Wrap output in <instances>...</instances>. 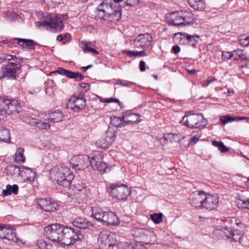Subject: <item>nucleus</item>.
<instances>
[{
  "instance_id": "f8f14e48",
  "label": "nucleus",
  "mask_w": 249,
  "mask_h": 249,
  "mask_svg": "<svg viewBox=\"0 0 249 249\" xmlns=\"http://www.w3.org/2000/svg\"><path fill=\"white\" fill-rule=\"evenodd\" d=\"M117 132L108 129L106 132L105 138H101L96 142L97 147L102 149H107L112 144L115 140Z\"/></svg>"
},
{
  "instance_id": "ea45409f",
  "label": "nucleus",
  "mask_w": 249,
  "mask_h": 249,
  "mask_svg": "<svg viewBox=\"0 0 249 249\" xmlns=\"http://www.w3.org/2000/svg\"><path fill=\"white\" fill-rule=\"evenodd\" d=\"M139 0H126V2H124L122 4L116 3L115 7H118L122 9L125 6H135L138 4Z\"/></svg>"
},
{
  "instance_id": "052dcab7",
  "label": "nucleus",
  "mask_w": 249,
  "mask_h": 249,
  "mask_svg": "<svg viewBox=\"0 0 249 249\" xmlns=\"http://www.w3.org/2000/svg\"><path fill=\"white\" fill-rule=\"evenodd\" d=\"M219 150L221 152L225 153L228 152L229 150V149L227 147H226L223 143L222 144H221V146L219 148Z\"/></svg>"
},
{
  "instance_id": "8fccbe9b",
  "label": "nucleus",
  "mask_w": 249,
  "mask_h": 249,
  "mask_svg": "<svg viewBox=\"0 0 249 249\" xmlns=\"http://www.w3.org/2000/svg\"><path fill=\"white\" fill-rule=\"evenodd\" d=\"M114 84L116 85H121L122 86L130 87L133 84V83L126 80H117L115 82Z\"/></svg>"
},
{
  "instance_id": "09e8293b",
  "label": "nucleus",
  "mask_w": 249,
  "mask_h": 249,
  "mask_svg": "<svg viewBox=\"0 0 249 249\" xmlns=\"http://www.w3.org/2000/svg\"><path fill=\"white\" fill-rule=\"evenodd\" d=\"M240 44L243 46H247L249 45V36L242 35L239 39Z\"/></svg>"
},
{
  "instance_id": "423d86ee",
  "label": "nucleus",
  "mask_w": 249,
  "mask_h": 249,
  "mask_svg": "<svg viewBox=\"0 0 249 249\" xmlns=\"http://www.w3.org/2000/svg\"><path fill=\"white\" fill-rule=\"evenodd\" d=\"M67 16V14L56 15L53 16L51 14L48 15L45 19L41 21L42 26L49 27L51 30L53 29L55 31H61L63 28L62 18L66 19Z\"/></svg>"
},
{
  "instance_id": "f704fd0d",
  "label": "nucleus",
  "mask_w": 249,
  "mask_h": 249,
  "mask_svg": "<svg viewBox=\"0 0 249 249\" xmlns=\"http://www.w3.org/2000/svg\"><path fill=\"white\" fill-rule=\"evenodd\" d=\"M110 124L116 127H123L126 126V123L123 121L122 118L116 116L110 117Z\"/></svg>"
},
{
  "instance_id": "7ed1b4c3",
  "label": "nucleus",
  "mask_w": 249,
  "mask_h": 249,
  "mask_svg": "<svg viewBox=\"0 0 249 249\" xmlns=\"http://www.w3.org/2000/svg\"><path fill=\"white\" fill-rule=\"evenodd\" d=\"M61 245L70 246L73 245L76 241L82 240L84 238V234L82 233L80 230L77 228L69 227L64 225Z\"/></svg>"
},
{
  "instance_id": "6e6552de",
  "label": "nucleus",
  "mask_w": 249,
  "mask_h": 249,
  "mask_svg": "<svg viewBox=\"0 0 249 249\" xmlns=\"http://www.w3.org/2000/svg\"><path fill=\"white\" fill-rule=\"evenodd\" d=\"M20 66L15 62H8L2 67V77L9 79H16L17 77L21 72Z\"/></svg>"
},
{
  "instance_id": "bf43d9fd",
  "label": "nucleus",
  "mask_w": 249,
  "mask_h": 249,
  "mask_svg": "<svg viewBox=\"0 0 249 249\" xmlns=\"http://www.w3.org/2000/svg\"><path fill=\"white\" fill-rule=\"evenodd\" d=\"M7 61L14 60L15 63H18V57L15 55H12L11 54L6 55V60Z\"/></svg>"
},
{
  "instance_id": "5701e85b",
  "label": "nucleus",
  "mask_w": 249,
  "mask_h": 249,
  "mask_svg": "<svg viewBox=\"0 0 249 249\" xmlns=\"http://www.w3.org/2000/svg\"><path fill=\"white\" fill-rule=\"evenodd\" d=\"M120 223V220L117 216L112 212H105L104 217L102 219V224L107 226L117 225Z\"/></svg>"
},
{
  "instance_id": "4c0bfd02",
  "label": "nucleus",
  "mask_w": 249,
  "mask_h": 249,
  "mask_svg": "<svg viewBox=\"0 0 249 249\" xmlns=\"http://www.w3.org/2000/svg\"><path fill=\"white\" fill-rule=\"evenodd\" d=\"M24 149L19 147L15 153V161L17 162H24L25 160V157L23 155Z\"/></svg>"
},
{
  "instance_id": "680f3d73",
  "label": "nucleus",
  "mask_w": 249,
  "mask_h": 249,
  "mask_svg": "<svg viewBox=\"0 0 249 249\" xmlns=\"http://www.w3.org/2000/svg\"><path fill=\"white\" fill-rule=\"evenodd\" d=\"M132 249H147V247L143 244H136L135 246H133Z\"/></svg>"
},
{
  "instance_id": "b1692460",
  "label": "nucleus",
  "mask_w": 249,
  "mask_h": 249,
  "mask_svg": "<svg viewBox=\"0 0 249 249\" xmlns=\"http://www.w3.org/2000/svg\"><path fill=\"white\" fill-rule=\"evenodd\" d=\"M179 11L173 12L171 14L170 18L167 20V23L170 25L175 26H185L182 18L180 17Z\"/></svg>"
},
{
  "instance_id": "a878e982",
  "label": "nucleus",
  "mask_w": 249,
  "mask_h": 249,
  "mask_svg": "<svg viewBox=\"0 0 249 249\" xmlns=\"http://www.w3.org/2000/svg\"><path fill=\"white\" fill-rule=\"evenodd\" d=\"M140 115L133 113H126L123 114L122 119L123 121L126 123V125L127 124H133L135 123H138L141 121Z\"/></svg>"
},
{
  "instance_id": "e2e57ef3",
  "label": "nucleus",
  "mask_w": 249,
  "mask_h": 249,
  "mask_svg": "<svg viewBox=\"0 0 249 249\" xmlns=\"http://www.w3.org/2000/svg\"><path fill=\"white\" fill-rule=\"evenodd\" d=\"M139 67L141 71H144L145 70V63L143 60L140 62Z\"/></svg>"
},
{
  "instance_id": "4468645a",
  "label": "nucleus",
  "mask_w": 249,
  "mask_h": 249,
  "mask_svg": "<svg viewBox=\"0 0 249 249\" xmlns=\"http://www.w3.org/2000/svg\"><path fill=\"white\" fill-rule=\"evenodd\" d=\"M90 166L94 170L103 173L108 172L111 169L106 162L102 161L101 156L91 157Z\"/></svg>"
},
{
  "instance_id": "13d9d810",
  "label": "nucleus",
  "mask_w": 249,
  "mask_h": 249,
  "mask_svg": "<svg viewBox=\"0 0 249 249\" xmlns=\"http://www.w3.org/2000/svg\"><path fill=\"white\" fill-rule=\"evenodd\" d=\"M122 53L123 54H126L128 56L131 57L136 56L135 51L125 50L123 51Z\"/></svg>"
},
{
  "instance_id": "a211bd4d",
  "label": "nucleus",
  "mask_w": 249,
  "mask_h": 249,
  "mask_svg": "<svg viewBox=\"0 0 249 249\" xmlns=\"http://www.w3.org/2000/svg\"><path fill=\"white\" fill-rule=\"evenodd\" d=\"M152 41V37L149 34H140L136 37L134 44L136 48H145L150 46Z\"/></svg>"
},
{
  "instance_id": "37998d69",
  "label": "nucleus",
  "mask_w": 249,
  "mask_h": 249,
  "mask_svg": "<svg viewBox=\"0 0 249 249\" xmlns=\"http://www.w3.org/2000/svg\"><path fill=\"white\" fill-rule=\"evenodd\" d=\"M185 34H186V33H175L174 35L173 40L175 42H178L180 43L182 42L184 43L183 40L185 38H186V36Z\"/></svg>"
},
{
  "instance_id": "7c9ffc66",
  "label": "nucleus",
  "mask_w": 249,
  "mask_h": 249,
  "mask_svg": "<svg viewBox=\"0 0 249 249\" xmlns=\"http://www.w3.org/2000/svg\"><path fill=\"white\" fill-rule=\"evenodd\" d=\"M188 2L191 7L197 11H203L206 7L204 0H188Z\"/></svg>"
},
{
  "instance_id": "ddd939ff",
  "label": "nucleus",
  "mask_w": 249,
  "mask_h": 249,
  "mask_svg": "<svg viewBox=\"0 0 249 249\" xmlns=\"http://www.w3.org/2000/svg\"><path fill=\"white\" fill-rule=\"evenodd\" d=\"M7 168L11 169L18 170V175L21 177L25 178L27 180H33L36 176V173L33 171L31 168L25 167L24 166H17L16 165H10L7 166Z\"/></svg>"
},
{
  "instance_id": "3c124183",
  "label": "nucleus",
  "mask_w": 249,
  "mask_h": 249,
  "mask_svg": "<svg viewBox=\"0 0 249 249\" xmlns=\"http://www.w3.org/2000/svg\"><path fill=\"white\" fill-rule=\"evenodd\" d=\"M233 57V54H232V52H222L221 58L223 60H226L229 59H231Z\"/></svg>"
},
{
  "instance_id": "c9c22d12",
  "label": "nucleus",
  "mask_w": 249,
  "mask_h": 249,
  "mask_svg": "<svg viewBox=\"0 0 249 249\" xmlns=\"http://www.w3.org/2000/svg\"><path fill=\"white\" fill-rule=\"evenodd\" d=\"M79 42H80L84 46V47H82V48L83 49V51L84 53L88 52L94 54L98 53V52L96 50L91 47V42H87L84 40L79 41Z\"/></svg>"
},
{
  "instance_id": "473e14b6",
  "label": "nucleus",
  "mask_w": 249,
  "mask_h": 249,
  "mask_svg": "<svg viewBox=\"0 0 249 249\" xmlns=\"http://www.w3.org/2000/svg\"><path fill=\"white\" fill-rule=\"evenodd\" d=\"M18 191V187L17 185L14 184L11 185L8 184L6 186V189L2 191V196H8L12 194L17 195Z\"/></svg>"
},
{
  "instance_id": "a18cd8bd",
  "label": "nucleus",
  "mask_w": 249,
  "mask_h": 249,
  "mask_svg": "<svg viewBox=\"0 0 249 249\" xmlns=\"http://www.w3.org/2000/svg\"><path fill=\"white\" fill-rule=\"evenodd\" d=\"M192 134L193 136L191 139L190 143H196L200 137L201 132L199 130H197V131H193L192 133Z\"/></svg>"
},
{
  "instance_id": "9b49d317",
  "label": "nucleus",
  "mask_w": 249,
  "mask_h": 249,
  "mask_svg": "<svg viewBox=\"0 0 249 249\" xmlns=\"http://www.w3.org/2000/svg\"><path fill=\"white\" fill-rule=\"evenodd\" d=\"M86 106V100L84 98L83 94L74 95L68 101L66 106L68 109H72L75 111H78L82 109Z\"/></svg>"
},
{
  "instance_id": "e433bc0d",
  "label": "nucleus",
  "mask_w": 249,
  "mask_h": 249,
  "mask_svg": "<svg viewBox=\"0 0 249 249\" xmlns=\"http://www.w3.org/2000/svg\"><path fill=\"white\" fill-rule=\"evenodd\" d=\"M10 139L11 137L9 130L5 128H0V140L9 142L10 141Z\"/></svg>"
},
{
  "instance_id": "c03bdc74",
  "label": "nucleus",
  "mask_w": 249,
  "mask_h": 249,
  "mask_svg": "<svg viewBox=\"0 0 249 249\" xmlns=\"http://www.w3.org/2000/svg\"><path fill=\"white\" fill-rule=\"evenodd\" d=\"M186 36V39L187 40L188 42L192 43L193 46L196 45L199 36L197 35L191 36L186 33L185 34Z\"/></svg>"
},
{
  "instance_id": "a19ab883",
  "label": "nucleus",
  "mask_w": 249,
  "mask_h": 249,
  "mask_svg": "<svg viewBox=\"0 0 249 249\" xmlns=\"http://www.w3.org/2000/svg\"><path fill=\"white\" fill-rule=\"evenodd\" d=\"M236 121V116H231L230 115L222 116L220 118V123L223 125L226 124L228 123Z\"/></svg>"
},
{
  "instance_id": "79ce46f5",
  "label": "nucleus",
  "mask_w": 249,
  "mask_h": 249,
  "mask_svg": "<svg viewBox=\"0 0 249 249\" xmlns=\"http://www.w3.org/2000/svg\"><path fill=\"white\" fill-rule=\"evenodd\" d=\"M150 216L152 220L156 224H160L163 219V214L161 213H152Z\"/></svg>"
},
{
  "instance_id": "dca6fc26",
  "label": "nucleus",
  "mask_w": 249,
  "mask_h": 249,
  "mask_svg": "<svg viewBox=\"0 0 249 249\" xmlns=\"http://www.w3.org/2000/svg\"><path fill=\"white\" fill-rule=\"evenodd\" d=\"M0 231V238L11 240L17 242L18 238L16 236L15 229L11 228L9 225H1Z\"/></svg>"
},
{
  "instance_id": "4be33fe9",
  "label": "nucleus",
  "mask_w": 249,
  "mask_h": 249,
  "mask_svg": "<svg viewBox=\"0 0 249 249\" xmlns=\"http://www.w3.org/2000/svg\"><path fill=\"white\" fill-rule=\"evenodd\" d=\"M224 233L228 239H232L235 242H241L243 237V233L238 230L232 227L224 228Z\"/></svg>"
},
{
  "instance_id": "de8ad7c7",
  "label": "nucleus",
  "mask_w": 249,
  "mask_h": 249,
  "mask_svg": "<svg viewBox=\"0 0 249 249\" xmlns=\"http://www.w3.org/2000/svg\"><path fill=\"white\" fill-rule=\"evenodd\" d=\"M36 126L40 129H47L50 127V124L48 123H45L40 120H37Z\"/></svg>"
},
{
  "instance_id": "5fc2aeb1",
  "label": "nucleus",
  "mask_w": 249,
  "mask_h": 249,
  "mask_svg": "<svg viewBox=\"0 0 249 249\" xmlns=\"http://www.w3.org/2000/svg\"><path fill=\"white\" fill-rule=\"evenodd\" d=\"M237 206L239 208H246V200H238L237 202Z\"/></svg>"
},
{
  "instance_id": "864d4df0",
  "label": "nucleus",
  "mask_w": 249,
  "mask_h": 249,
  "mask_svg": "<svg viewBox=\"0 0 249 249\" xmlns=\"http://www.w3.org/2000/svg\"><path fill=\"white\" fill-rule=\"evenodd\" d=\"M37 120L32 118L31 117H26L25 121L32 125H36V124Z\"/></svg>"
},
{
  "instance_id": "9d476101",
  "label": "nucleus",
  "mask_w": 249,
  "mask_h": 249,
  "mask_svg": "<svg viewBox=\"0 0 249 249\" xmlns=\"http://www.w3.org/2000/svg\"><path fill=\"white\" fill-rule=\"evenodd\" d=\"M98 244L101 249H113V248H117L116 241L111 235L107 233H100Z\"/></svg>"
},
{
  "instance_id": "0eeeda50",
  "label": "nucleus",
  "mask_w": 249,
  "mask_h": 249,
  "mask_svg": "<svg viewBox=\"0 0 249 249\" xmlns=\"http://www.w3.org/2000/svg\"><path fill=\"white\" fill-rule=\"evenodd\" d=\"M108 193L114 198L119 200H126L131 194L130 189L124 184L118 185L112 184L107 189Z\"/></svg>"
},
{
  "instance_id": "aec40b11",
  "label": "nucleus",
  "mask_w": 249,
  "mask_h": 249,
  "mask_svg": "<svg viewBox=\"0 0 249 249\" xmlns=\"http://www.w3.org/2000/svg\"><path fill=\"white\" fill-rule=\"evenodd\" d=\"M137 232L140 234L141 237H142L143 239L147 241L145 243L146 245L154 244L157 240L156 234L152 231L142 229H138Z\"/></svg>"
},
{
  "instance_id": "58836bf2",
  "label": "nucleus",
  "mask_w": 249,
  "mask_h": 249,
  "mask_svg": "<svg viewBox=\"0 0 249 249\" xmlns=\"http://www.w3.org/2000/svg\"><path fill=\"white\" fill-rule=\"evenodd\" d=\"M36 245L40 249H52L53 248L52 244L46 242L42 239L38 240L36 243Z\"/></svg>"
},
{
  "instance_id": "c756f323",
  "label": "nucleus",
  "mask_w": 249,
  "mask_h": 249,
  "mask_svg": "<svg viewBox=\"0 0 249 249\" xmlns=\"http://www.w3.org/2000/svg\"><path fill=\"white\" fill-rule=\"evenodd\" d=\"M102 7H106V8H107L108 9L109 8L112 7V4L103 2L98 6V13L97 16L98 18L106 21V17L107 16V10L106 9H102Z\"/></svg>"
},
{
  "instance_id": "4d7b16f0",
  "label": "nucleus",
  "mask_w": 249,
  "mask_h": 249,
  "mask_svg": "<svg viewBox=\"0 0 249 249\" xmlns=\"http://www.w3.org/2000/svg\"><path fill=\"white\" fill-rule=\"evenodd\" d=\"M216 80V79L214 77H211L210 79L209 78L207 80L203 83L202 85L204 87H207L210 83L215 81Z\"/></svg>"
},
{
  "instance_id": "cd10ccee",
  "label": "nucleus",
  "mask_w": 249,
  "mask_h": 249,
  "mask_svg": "<svg viewBox=\"0 0 249 249\" xmlns=\"http://www.w3.org/2000/svg\"><path fill=\"white\" fill-rule=\"evenodd\" d=\"M118 10H113L111 12L107 10V16H106V21L108 22H115L120 19L121 17V9L119 8Z\"/></svg>"
},
{
  "instance_id": "1a4fd4ad",
  "label": "nucleus",
  "mask_w": 249,
  "mask_h": 249,
  "mask_svg": "<svg viewBox=\"0 0 249 249\" xmlns=\"http://www.w3.org/2000/svg\"><path fill=\"white\" fill-rule=\"evenodd\" d=\"M89 157L86 155H81L74 156L71 160V167L75 170H84L90 165Z\"/></svg>"
},
{
  "instance_id": "f3484780",
  "label": "nucleus",
  "mask_w": 249,
  "mask_h": 249,
  "mask_svg": "<svg viewBox=\"0 0 249 249\" xmlns=\"http://www.w3.org/2000/svg\"><path fill=\"white\" fill-rule=\"evenodd\" d=\"M37 203L40 208L46 212H53L58 207V204L50 198L37 199Z\"/></svg>"
},
{
  "instance_id": "f257e3e1",
  "label": "nucleus",
  "mask_w": 249,
  "mask_h": 249,
  "mask_svg": "<svg viewBox=\"0 0 249 249\" xmlns=\"http://www.w3.org/2000/svg\"><path fill=\"white\" fill-rule=\"evenodd\" d=\"M50 177L52 180L63 187H68L74 178V176L70 169L67 167H54L50 172Z\"/></svg>"
},
{
  "instance_id": "338daca9",
  "label": "nucleus",
  "mask_w": 249,
  "mask_h": 249,
  "mask_svg": "<svg viewBox=\"0 0 249 249\" xmlns=\"http://www.w3.org/2000/svg\"><path fill=\"white\" fill-rule=\"evenodd\" d=\"M80 86L81 88H83V89H86V90H88V89H89V88H90L89 84L88 83H82L80 84Z\"/></svg>"
},
{
  "instance_id": "774afa93",
  "label": "nucleus",
  "mask_w": 249,
  "mask_h": 249,
  "mask_svg": "<svg viewBox=\"0 0 249 249\" xmlns=\"http://www.w3.org/2000/svg\"><path fill=\"white\" fill-rule=\"evenodd\" d=\"M212 143H213V145H214L215 147H218L219 149L221 146V144H222L223 142H222L221 141L218 142V141H213L212 142Z\"/></svg>"
},
{
  "instance_id": "20e7f679",
  "label": "nucleus",
  "mask_w": 249,
  "mask_h": 249,
  "mask_svg": "<svg viewBox=\"0 0 249 249\" xmlns=\"http://www.w3.org/2000/svg\"><path fill=\"white\" fill-rule=\"evenodd\" d=\"M20 103L16 100H11L6 98L4 96H0V115L3 117L2 112L10 115L18 114L21 111ZM3 117L0 116V119Z\"/></svg>"
},
{
  "instance_id": "72a5a7b5",
  "label": "nucleus",
  "mask_w": 249,
  "mask_h": 249,
  "mask_svg": "<svg viewBox=\"0 0 249 249\" xmlns=\"http://www.w3.org/2000/svg\"><path fill=\"white\" fill-rule=\"evenodd\" d=\"M49 120L53 123L59 122L63 120L64 115L60 111H55L49 115Z\"/></svg>"
},
{
  "instance_id": "412c9836",
  "label": "nucleus",
  "mask_w": 249,
  "mask_h": 249,
  "mask_svg": "<svg viewBox=\"0 0 249 249\" xmlns=\"http://www.w3.org/2000/svg\"><path fill=\"white\" fill-rule=\"evenodd\" d=\"M58 73L61 75L65 76L70 79H74L82 80L84 79V76L80 72H73L71 71L62 68H58L56 71L51 72V74Z\"/></svg>"
},
{
  "instance_id": "603ef678",
  "label": "nucleus",
  "mask_w": 249,
  "mask_h": 249,
  "mask_svg": "<svg viewBox=\"0 0 249 249\" xmlns=\"http://www.w3.org/2000/svg\"><path fill=\"white\" fill-rule=\"evenodd\" d=\"M102 102L107 103L115 102L118 103L120 107L121 106V103L120 102V101L118 99L114 98L113 97H111L109 98H106L104 99V101H102Z\"/></svg>"
},
{
  "instance_id": "2f4dec72",
  "label": "nucleus",
  "mask_w": 249,
  "mask_h": 249,
  "mask_svg": "<svg viewBox=\"0 0 249 249\" xmlns=\"http://www.w3.org/2000/svg\"><path fill=\"white\" fill-rule=\"evenodd\" d=\"M105 213V212L99 208L93 207L92 208L91 216L101 223H102V219L104 218Z\"/></svg>"
},
{
  "instance_id": "6e6d98bb",
  "label": "nucleus",
  "mask_w": 249,
  "mask_h": 249,
  "mask_svg": "<svg viewBox=\"0 0 249 249\" xmlns=\"http://www.w3.org/2000/svg\"><path fill=\"white\" fill-rule=\"evenodd\" d=\"M7 16L10 21L15 20L16 18H17L18 16L16 14L10 12V11L7 13Z\"/></svg>"
},
{
  "instance_id": "2eb2a0df",
  "label": "nucleus",
  "mask_w": 249,
  "mask_h": 249,
  "mask_svg": "<svg viewBox=\"0 0 249 249\" xmlns=\"http://www.w3.org/2000/svg\"><path fill=\"white\" fill-rule=\"evenodd\" d=\"M202 208L209 211L214 210L217 206L219 202L218 197L217 195H213L210 194H205Z\"/></svg>"
},
{
  "instance_id": "393cba45",
  "label": "nucleus",
  "mask_w": 249,
  "mask_h": 249,
  "mask_svg": "<svg viewBox=\"0 0 249 249\" xmlns=\"http://www.w3.org/2000/svg\"><path fill=\"white\" fill-rule=\"evenodd\" d=\"M14 40H17L18 45L24 49L33 50L37 43L32 39L15 38Z\"/></svg>"
},
{
  "instance_id": "0e129e2a",
  "label": "nucleus",
  "mask_w": 249,
  "mask_h": 249,
  "mask_svg": "<svg viewBox=\"0 0 249 249\" xmlns=\"http://www.w3.org/2000/svg\"><path fill=\"white\" fill-rule=\"evenodd\" d=\"M180 47L178 45L174 46L172 48V51L175 54H178L180 52Z\"/></svg>"
},
{
  "instance_id": "49530a36",
  "label": "nucleus",
  "mask_w": 249,
  "mask_h": 249,
  "mask_svg": "<svg viewBox=\"0 0 249 249\" xmlns=\"http://www.w3.org/2000/svg\"><path fill=\"white\" fill-rule=\"evenodd\" d=\"M234 59L240 58L242 60L247 59V57L244 54L241 50H234L232 52Z\"/></svg>"
},
{
  "instance_id": "bb28decb",
  "label": "nucleus",
  "mask_w": 249,
  "mask_h": 249,
  "mask_svg": "<svg viewBox=\"0 0 249 249\" xmlns=\"http://www.w3.org/2000/svg\"><path fill=\"white\" fill-rule=\"evenodd\" d=\"M72 225L74 228L78 229H85L92 225L90 222L83 218H76L72 222Z\"/></svg>"
},
{
  "instance_id": "f03ea898",
  "label": "nucleus",
  "mask_w": 249,
  "mask_h": 249,
  "mask_svg": "<svg viewBox=\"0 0 249 249\" xmlns=\"http://www.w3.org/2000/svg\"><path fill=\"white\" fill-rule=\"evenodd\" d=\"M183 124L190 128H203L207 124L202 114H196L192 110L186 112L181 121Z\"/></svg>"
},
{
  "instance_id": "69168bd1",
  "label": "nucleus",
  "mask_w": 249,
  "mask_h": 249,
  "mask_svg": "<svg viewBox=\"0 0 249 249\" xmlns=\"http://www.w3.org/2000/svg\"><path fill=\"white\" fill-rule=\"evenodd\" d=\"M56 39L58 41H61L63 44L66 43V40L64 39V37L61 35H59L57 36Z\"/></svg>"
},
{
  "instance_id": "6ab92c4d",
  "label": "nucleus",
  "mask_w": 249,
  "mask_h": 249,
  "mask_svg": "<svg viewBox=\"0 0 249 249\" xmlns=\"http://www.w3.org/2000/svg\"><path fill=\"white\" fill-rule=\"evenodd\" d=\"M205 193L202 191L193 192L189 197L191 205L196 208H202Z\"/></svg>"
},
{
  "instance_id": "39448f33",
  "label": "nucleus",
  "mask_w": 249,
  "mask_h": 249,
  "mask_svg": "<svg viewBox=\"0 0 249 249\" xmlns=\"http://www.w3.org/2000/svg\"><path fill=\"white\" fill-rule=\"evenodd\" d=\"M64 225L53 224L47 226L44 228V235L50 240L61 244Z\"/></svg>"
},
{
  "instance_id": "c85d7f7f",
  "label": "nucleus",
  "mask_w": 249,
  "mask_h": 249,
  "mask_svg": "<svg viewBox=\"0 0 249 249\" xmlns=\"http://www.w3.org/2000/svg\"><path fill=\"white\" fill-rule=\"evenodd\" d=\"M180 16L182 18L184 25L192 24L194 21V14L191 11H179Z\"/></svg>"
}]
</instances>
